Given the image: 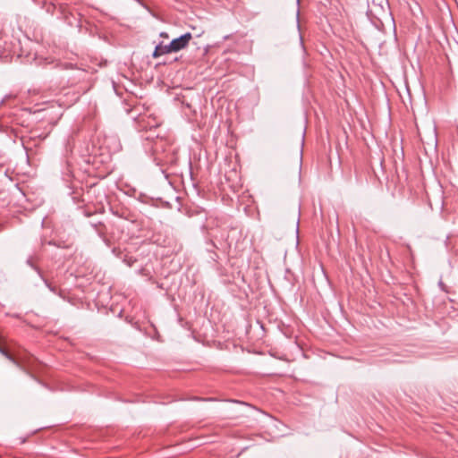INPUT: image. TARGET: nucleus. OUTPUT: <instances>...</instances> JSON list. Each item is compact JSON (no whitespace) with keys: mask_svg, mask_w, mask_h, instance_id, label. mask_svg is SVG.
Listing matches in <instances>:
<instances>
[{"mask_svg":"<svg viewBox=\"0 0 458 458\" xmlns=\"http://www.w3.org/2000/svg\"><path fill=\"white\" fill-rule=\"evenodd\" d=\"M191 38V34L190 32H187L176 38H174L170 42V47L173 49L174 53L184 49L188 46Z\"/></svg>","mask_w":458,"mask_h":458,"instance_id":"obj_1","label":"nucleus"},{"mask_svg":"<svg viewBox=\"0 0 458 458\" xmlns=\"http://www.w3.org/2000/svg\"><path fill=\"white\" fill-rule=\"evenodd\" d=\"M174 53L173 49L170 47V43L167 45H164L163 43H160L156 46L154 52L152 54V56L154 58H157L163 55Z\"/></svg>","mask_w":458,"mask_h":458,"instance_id":"obj_2","label":"nucleus"},{"mask_svg":"<svg viewBox=\"0 0 458 458\" xmlns=\"http://www.w3.org/2000/svg\"><path fill=\"white\" fill-rule=\"evenodd\" d=\"M27 265L30 266L31 268H33L34 270H36L38 272V274L39 275L40 277H42V274H41V271L39 270V268L34 264V261H33V257H29L27 259V261H26Z\"/></svg>","mask_w":458,"mask_h":458,"instance_id":"obj_3","label":"nucleus"},{"mask_svg":"<svg viewBox=\"0 0 458 458\" xmlns=\"http://www.w3.org/2000/svg\"><path fill=\"white\" fill-rule=\"evenodd\" d=\"M0 352H2V353H3V354H4V355L8 359V360H10L11 361H13V363H15V364H16L15 360H14V359L13 358V356H12L10 353H8L5 350H4V349H2V348L0 347Z\"/></svg>","mask_w":458,"mask_h":458,"instance_id":"obj_4","label":"nucleus"},{"mask_svg":"<svg viewBox=\"0 0 458 458\" xmlns=\"http://www.w3.org/2000/svg\"><path fill=\"white\" fill-rule=\"evenodd\" d=\"M0 352H2V353H3V354H4V355L8 359V360H10L11 361H13V363H15V364H16L15 360H14V359L13 358V356H12L10 353H8L5 350H4V349H2V348L0 347Z\"/></svg>","mask_w":458,"mask_h":458,"instance_id":"obj_5","label":"nucleus"},{"mask_svg":"<svg viewBox=\"0 0 458 458\" xmlns=\"http://www.w3.org/2000/svg\"><path fill=\"white\" fill-rule=\"evenodd\" d=\"M44 281V283L46 284V285L49 288V290L53 293H56V290L55 287L51 286V284L47 282V279H45L43 276L41 277Z\"/></svg>","mask_w":458,"mask_h":458,"instance_id":"obj_6","label":"nucleus"},{"mask_svg":"<svg viewBox=\"0 0 458 458\" xmlns=\"http://www.w3.org/2000/svg\"><path fill=\"white\" fill-rule=\"evenodd\" d=\"M378 7L380 8V10L383 12V13H384L386 16H388V15H389V13H388L387 10H385L384 6H383L381 4H378Z\"/></svg>","mask_w":458,"mask_h":458,"instance_id":"obj_7","label":"nucleus"},{"mask_svg":"<svg viewBox=\"0 0 458 458\" xmlns=\"http://www.w3.org/2000/svg\"><path fill=\"white\" fill-rule=\"evenodd\" d=\"M137 3H139L141 6L148 9L147 5L141 1V0H135Z\"/></svg>","mask_w":458,"mask_h":458,"instance_id":"obj_8","label":"nucleus"},{"mask_svg":"<svg viewBox=\"0 0 458 458\" xmlns=\"http://www.w3.org/2000/svg\"><path fill=\"white\" fill-rule=\"evenodd\" d=\"M148 125H149L150 128L157 127L158 126V123L155 122L154 123H148Z\"/></svg>","mask_w":458,"mask_h":458,"instance_id":"obj_9","label":"nucleus"},{"mask_svg":"<svg viewBox=\"0 0 458 458\" xmlns=\"http://www.w3.org/2000/svg\"><path fill=\"white\" fill-rule=\"evenodd\" d=\"M376 7V5L374 4V8ZM376 18V11L374 10V19ZM373 25L374 26H377L376 21L374 20V22H373Z\"/></svg>","mask_w":458,"mask_h":458,"instance_id":"obj_10","label":"nucleus"},{"mask_svg":"<svg viewBox=\"0 0 458 458\" xmlns=\"http://www.w3.org/2000/svg\"><path fill=\"white\" fill-rule=\"evenodd\" d=\"M160 37L168 38V35L165 32H161Z\"/></svg>","mask_w":458,"mask_h":458,"instance_id":"obj_11","label":"nucleus"},{"mask_svg":"<svg viewBox=\"0 0 458 458\" xmlns=\"http://www.w3.org/2000/svg\"><path fill=\"white\" fill-rule=\"evenodd\" d=\"M386 5L387 8L389 7L388 6V2L386 0Z\"/></svg>","mask_w":458,"mask_h":458,"instance_id":"obj_12","label":"nucleus"},{"mask_svg":"<svg viewBox=\"0 0 458 458\" xmlns=\"http://www.w3.org/2000/svg\"><path fill=\"white\" fill-rule=\"evenodd\" d=\"M297 1V4H300V0H296Z\"/></svg>","mask_w":458,"mask_h":458,"instance_id":"obj_13","label":"nucleus"},{"mask_svg":"<svg viewBox=\"0 0 458 458\" xmlns=\"http://www.w3.org/2000/svg\"><path fill=\"white\" fill-rule=\"evenodd\" d=\"M296 225H299V220L296 222Z\"/></svg>","mask_w":458,"mask_h":458,"instance_id":"obj_14","label":"nucleus"}]
</instances>
